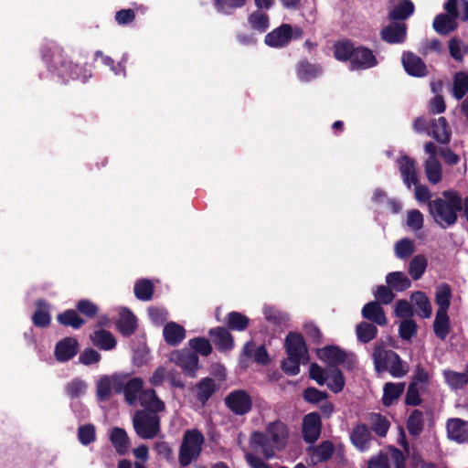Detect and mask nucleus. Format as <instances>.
<instances>
[{"label": "nucleus", "mask_w": 468, "mask_h": 468, "mask_svg": "<svg viewBox=\"0 0 468 468\" xmlns=\"http://www.w3.org/2000/svg\"><path fill=\"white\" fill-rule=\"evenodd\" d=\"M386 282L396 292H403L411 286V282L402 271H392L386 276Z\"/></svg>", "instance_id": "c9c22d12"}, {"label": "nucleus", "mask_w": 468, "mask_h": 468, "mask_svg": "<svg viewBox=\"0 0 468 468\" xmlns=\"http://www.w3.org/2000/svg\"><path fill=\"white\" fill-rule=\"evenodd\" d=\"M430 215L443 229L457 222L458 212L463 209V199L455 190H445L442 197H436L428 204Z\"/></svg>", "instance_id": "f03ea898"}, {"label": "nucleus", "mask_w": 468, "mask_h": 468, "mask_svg": "<svg viewBox=\"0 0 468 468\" xmlns=\"http://www.w3.org/2000/svg\"><path fill=\"white\" fill-rule=\"evenodd\" d=\"M85 389L86 384L80 378H74L65 386L66 393L71 399L79 398Z\"/></svg>", "instance_id": "338daca9"}, {"label": "nucleus", "mask_w": 468, "mask_h": 468, "mask_svg": "<svg viewBox=\"0 0 468 468\" xmlns=\"http://www.w3.org/2000/svg\"><path fill=\"white\" fill-rule=\"evenodd\" d=\"M144 382L140 378H133L125 383L124 397L128 404L133 405L138 398V394L144 390Z\"/></svg>", "instance_id": "79ce46f5"}, {"label": "nucleus", "mask_w": 468, "mask_h": 468, "mask_svg": "<svg viewBox=\"0 0 468 468\" xmlns=\"http://www.w3.org/2000/svg\"><path fill=\"white\" fill-rule=\"evenodd\" d=\"M110 441L119 455H125L130 448V439L124 429L114 427L110 433Z\"/></svg>", "instance_id": "393cba45"}, {"label": "nucleus", "mask_w": 468, "mask_h": 468, "mask_svg": "<svg viewBox=\"0 0 468 468\" xmlns=\"http://www.w3.org/2000/svg\"><path fill=\"white\" fill-rule=\"evenodd\" d=\"M424 172L428 181L437 185L442 178V168L437 157H428L424 164Z\"/></svg>", "instance_id": "473e14b6"}, {"label": "nucleus", "mask_w": 468, "mask_h": 468, "mask_svg": "<svg viewBox=\"0 0 468 468\" xmlns=\"http://www.w3.org/2000/svg\"><path fill=\"white\" fill-rule=\"evenodd\" d=\"M423 413L413 410L407 420V430L411 436H418L423 430Z\"/></svg>", "instance_id": "37998d69"}, {"label": "nucleus", "mask_w": 468, "mask_h": 468, "mask_svg": "<svg viewBox=\"0 0 468 468\" xmlns=\"http://www.w3.org/2000/svg\"><path fill=\"white\" fill-rule=\"evenodd\" d=\"M170 361L180 367L183 372L190 377L195 378L198 367V356L191 349L183 348L171 353Z\"/></svg>", "instance_id": "1a4fd4ad"}, {"label": "nucleus", "mask_w": 468, "mask_h": 468, "mask_svg": "<svg viewBox=\"0 0 468 468\" xmlns=\"http://www.w3.org/2000/svg\"><path fill=\"white\" fill-rule=\"evenodd\" d=\"M188 345L192 351L197 355L207 356L212 353V346L210 342L205 337H195L188 341Z\"/></svg>", "instance_id": "864d4df0"}, {"label": "nucleus", "mask_w": 468, "mask_h": 468, "mask_svg": "<svg viewBox=\"0 0 468 468\" xmlns=\"http://www.w3.org/2000/svg\"><path fill=\"white\" fill-rule=\"evenodd\" d=\"M250 322L247 315L236 311L229 312L225 319L227 329L239 332L245 331L249 327Z\"/></svg>", "instance_id": "2f4dec72"}, {"label": "nucleus", "mask_w": 468, "mask_h": 468, "mask_svg": "<svg viewBox=\"0 0 468 468\" xmlns=\"http://www.w3.org/2000/svg\"><path fill=\"white\" fill-rule=\"evenodd\" d=\"M57 321L59 324L73 329H80L85 324L86 321L81 318L77 310L68 309L57 315Z\"/></svg>", "instance_id": "72a5a7b5"}, {"label": "nucleus", "mask_w": 468, "mask_h": 468, "mask_svg": "<svg viewBox=\"0 0 468 468\" xmlns=\"http://www.w3.org/2000/svg\"><path fill=\"white\" fill-rule=\"evenodd\" d=\"M417 334V324L413 320L405 319L399 327V337L403 340H410Z\"/></svg>", "instance_id": "774afa93"}, {"label": "nucleus", "mask_w": 468, "mask_h": 468, "mask_svg": "<svg viewBox=\"0 0 468 468\" xmlns=\"http://www.w3.org/2000/svg\"><path fill=\"white\" fill-rule=\"evenodd\" d=\"M335 58H374L370 49L356 47L348 39H341L334 44Z\"/></svg>", "instance_id": "6e6552de"}, {"label": "nucleus", "mask_w": 468, "mask_h": 468, "mask_svg": "<svg viewBox=\"0 0 468 468\" xmlns=\"http://www.w3.org/2000/svg\"><path fill=\"white\" fill-rule=\"evenodd\" d=\"M37 310L32 315L33 324L37 327L45 328L50 324L51 316L49 314V306L43 299L36 302Z\"/></svg>", "instance_id": "c756f323"}, {"label": "nucleus", "mask_w": 468, "mask_h": 468, "mask_svg": "<svg viewBox=\"0 0 468 468\" xmlns=\"http://www.w3.org/2000/svg\"><path fill=\"white\" fill-rule=\"evenodd\" d=\"M335 452V446L331 441H323L314 450L313 458L318 463H325L332 458Z\"/></svg>", "instance_id": "09e8293b"}, {"label": "nucleus", "mask_w": 468, "mask_h": 468, "mask_svg": "<svg viewBox=\"0 0 468 468\" xmlns=\"http://www.w3.org/2000/svg\"><path fill=\"white\" fill-rule=\"evenodd\" d=\"M414 242L410 239H401L395 244V254L399 259H408L414 253Z\"/></svg>", "instance_id": "6e6d98bb"}, {"label": "nucleus", "mask_w": 468, "mask_h": 468, "mask_svg": "<svg viewBox=\"0 0 468 468\" xmlns=\"http://www.w3.org/2000/svg\"><path fill=\"white\" fill-rule=\"evenodd\" d=\"M135 297L144 302L152 300L154 292V285L149 279H139L133 287Z\"/></svg>", "instance_id": "4c0bfd02"}, {"label": "nucleus", "mask_w": 468, "mask_h": 468, "mask_svg": "<svg viewBox=\"0 0 468 468\" xmlns=\"http://www.w3.org/2000/svg\"><path fill=\"white\" fill-rule=\"evenodd\" d=\"M374 296L380 304H389L395 298V293L392 289L388 285H379L377 287Z\"/></svg>", "instance_id": "69168bd1"}, {"label": "nucleus", "mask_w": 468, "mask_h": 468, "mask_svg": "<svg viewBox=\"0 0 468 468\" xmlns=\"http://www.w3.org/2000/svg\"><path fill=\"white\" fill-rule=\"evenodd\" d=\"M395 351L387 350L385 348L384 342H378L374 346L372 358L374 362V367L377 373H384L388 369L389 365L392 362Z\"/></svg>", "instance_id": "2eb2a0df"}, {"label": "nucleus", "mask_w": 468, "mask_h": 468, "mask_svg": "<svg viewBox=\"0 0 468 468\" xmlns=\"http://www.w3.org/2000/svg\"><path fill=\"white\" fill-rule=\"evenodd\" d=\"M422 403V399L420 394V388L416 386L415 382H410L406 396L405 404L407 406H420Z\"/></svg>", "instance_id": "0e129e2a"}, {"label": "nucleus", "mask_w": 468, "mask_h": 468, "mask_svg": "<svg viewBox=\"0 0 468 468\" xmlns=\"http://www.w3.org/2000/svg\"><path fill=\"white\" fill-rule=\"evenodd\" d=\"M303 398L308 403L318 404L325 400L328 398V394L314 387H308L303 389Z\"/></svg>", "instance_id": "052dcab7"}, {"label": "nucleus", "mask_w": 468, "mask_h": 468, "mask_svg": "<svg viewBox=\"0 0 468 468\" xmlns=\"http://www.w3.org/2000/svg\"><path fill=\"white\" fill-rule=\"evenodd\" d=\"M112 379L111 377L103 376L97 383V397L100 401H107L112 396Z\"/></svg>", "instance_id": "4d7b16f0"}, {"label": "nucleus", "mask_w": 468, "mask_h": 468, "mask_svg": "<svg viewBox=\"0 0 468 468\" xmlns=\"http://www.w3.org/2000/svg\"><path fill=\"white\" fill-rule=\"evenodd\" d=\"M405 71L413 77H424L428 69L423 60H401Z\"/></svg>", "instance_id": "3c124183"}, {"label": "nucleus", "mask_w": 468, "mask_h": 468, "mask_svg": "<svg viewBox=\"0 0 468 468\" xmlns=\"http://www.w3.org/2000/svg\"><path fill=\"white\" fill-rule=\"evenodd\" d=\"M287 356L308 361V350L303 336L299 333L290 332L285 338Z\"/></svg>", "instance_id": "ddd939ff"}, {"label": "nucleus", "mask_w": 468, "mask_h": 468, "mask_svg": "<svg viewBox=\"0 0 468 468\" xmlns=\"http://www.w3.org/2000/svg\"><path fill=\"white\" fill-rule=\"evenodd\" d=\"M135 433L144 440H151L160 432V418L151 410H137L133 418Z\"/></svg>", "instance_id": "20e7f679"}, {"label": "nucleus", "mask_w": 468, "mask_h": 468, "mask_svg": "<svg viewBox=\"0 0 468 468\" xmlns=\"http://www.w3.org/2000/svg\"><path fill=\"white\" fill-rule=\"evenodd\" d=\"M350 441L361 452H367L371 447L373 435L365 423H356L350 432Z\"/></svg>", "instance_id": "f8f14e48"}, {"label": "nucleus", "mask_w": 468, "mask_h": 468, "mask_svg": "<svg viewBox=\"0 0 468 468\" xmlns=\"http://www.w3.org/2000/svg\"><path fill=\"white\" fill-rule=\"evenodd\" d=\"M163 336L168 346H176L185 339L186 330L175 322H168L163 328Z\"/></svg>", "instance_id": "a878e982"}, {"label": "nucleus", "mask_w": 468, "mask_h": 468, "mask_svg": "<svg viewBox=\"0 0 468 468\" xmlns=\"http://www.w3.org/2000/svg\"><path fill=\"white\" fill-rule=\"evenodd\" d=\"M378 328L372 323L361 322L356 326L357 340L362 344H367L377 337Z\"/></svg>", "instance_id": "ea45409f"}, {"label": "nucleus", "mask_w": 468, "mask_h": 468, "mask_svg": "<svg viewBox=\"0 0 468 468\" xmlns=\"http://www.w3.org/2000/svg\"><path fill=\"white\" fill-rule=\"evenodd\" d=\"M78 439L82 445H89L96 441V430L93 424L81 425L78 429Z\"/></svg>", "instance_id": "13d9d810"}, {"label": "nucleus", "mask_w": 468, "mask_h": 468, "mask_svg": "<svg viewBox=\"0 0 468 468\" xmlns=\"http://www.w3.org/2000/svg\"><path fill=\"white\" fill-rule=\"evenodd\" d=\"M448 48L452 58L468 57V44L458 37H452L448 42Z\"/></svg>", "instance_id": "8fccbe9b"}, {"label": "nucleus", "mask_w": 468, "mask_h": 468, "mask_svg": "<svg viewBox=\"0 0 468 468\" xmlns=\"http://www.w3.org/2000/svg\"><path fill=\"white\" fill-rule=\"evenodd\" d=\"M76 310L88 318H94L99 313V307L90 300L82 299L76 304Z\"/></svg>", "instance_id": "680f3d73"}, {"label": "nucleus", "mask_w": 468, "mask_h": 468, "mask_svg": "<svg viewBox=\"0 0 468 468\" xmlns=\"http://www.w3.org/2000/svg\"><path fill=\"white\" fill-rule=\"evenodd\" d=\"M410 300L416 308L417 314L421 318H429L431 315V304L425 292L417 291L412 292Z\"/></svg>", "instance_id": "7c9ffc66"}, {"label": "nucleus", "mask_w": 468, "mask_h": 468, "mask_svg": "<svg viewBox=\"0 0 468 468\" xmlns=\"http://www.w3.org/2000/svg\"><path fill=\"white\" fill-rule=\"evenodd\" d=\"M414 5L410 0H400L388 13L391 20H405L414 12Z\"/></svg>", "instance_id": "e433bc0d"}, {"label": "nucleus", "mask_w": 468, "mask_h": 468, "mask_svg": "<svg viewBox=\"0 0 468 468\" xmlns=\"http://www.w3.org/2000/svg\"><path fill=\"white\" fill-rule=\"evenodd\" d=\"M322 421L318 412H310L303 420V438L307 443H314L320 437Z\"/></svg>", "instance_id": "9b49d317"}, {"label": "nucleus", "mask_w": 468, "mask_h": 468, "mask_svg": "<svg viewBox=\"0 0 468 468\" xmlns=\"http://www.w3.org/2000/svg\"><path fill=\"white\" fill-rule=\"evenodd\" d=\"M263 314L268 322L276 325H281L288 320V317L284 313L272 306L265 307Z\"/></svg>", "instance_id": "e2e57ef3"}, {"label": "nucleus", "mask_w": 468, "mask_h": 468, "mask_svg": "<svg viewBox=\"0 0 468 468\" xmlns=\"http://www.w3.org/2000/svg\"><path fill=\"white\" fill-rule=\"evenodd\" d=\"M327 387L334 393L341 392L345 388V378L343 372L338 367L330 368Z\"/></svg>", "instance_id": "de8ad7c7"}, {"label": "nucleus", "mask_w": 468, "mask_h": 468, "mask_svg": "<svg viewBox=\"0 0 468 468\" xmlns=\"http://www.w3.org/2000/svg\"><path fill=\"white\" fill-rule=\"evenodd\" d=\"M405 386L404 382H387L383 388L382 404L385 407L391 406L403 394Z\"/></svg>", "instance_id": "c85d7f7f"}, {"label": "nucleus", "mask_w": 468, "mask_h": 468, "mask_svg": "<svg viewBox=\"0 0 468 468\" xmlns=\"http://www.w3.org/2000/svg\"><path fill=\"white\" fill-rule=\"evenodd\" d=\"M427 268V259L424 255L414 256L409 264V273L414 281L421 278Z\"/></svg>", "instance_id": "c03bdc74"}, {"label": "nucleus", "mask_w": 468, "mask_h": 468, "mask_svg": "<svg viewBox=\"0 0 468 468\" xmlns=\"http://www.w3.org/2000/svg\"><path fill=\"white\" fill-rule=\"evenodd\" d=\"M318 356L326 362L330 368L338 367V366L347 363L349 368L352 367L353 361L348 360V355L337 346H326L318 351Z\"/></svg>", "instance_id": "9d476101"}, {"label": "nucleus", "mask_w": 468, "mask_h": 468, "mask_svg": "<svg viewBox=\"0 0 468 468\" xmlns=\"http://www.w3.org/2000/svg\"><path fill=\"white\" fill-rule=\"evenodd\" d=\"M249 24L254 30L264 32L269 27V16L261 11H255L249 16Z\"/></svg>", "instance_id": "603ef678"}, {"label": "nucleus", "mask_w": 468, "mask_h": 468, "mask_svg": "<svg viewBox=\"0 0 468 468\" xmlns=\"http://www.w3.org/2000/svg\"><path fill=\"white\" fill-rule=\"evenodd\" d=\"M205 438L202 432L197 429L185 431L179 449V464L186 467L196 461L201 454Z\"/></svg>", "instance_id": "7ed1b4c3"}, {"label": "nucleus", "mask_w": 468, "mask_h": 468, "mask_svg": "<svg viewBox=\"0 0 468 468\" xmlns=\"http://www.w3.org/2000/svg\"><path fill=\"white\" fill-rule=\"evenodd\" d=\"M399 165L401 176L403 177V181L407 186L410 187L411 184L417 185L419 179L414 159L408 155H402L399 159Z\"/></svg>", "instance_id": "b1692460"}, {"label": "nucleus", "mask_w": 468, "mask_h": 468, "mask_svg": "<svg viewBox=\"0 0 468 468\" xmlns=\"http://www.w3.org/2000/svg\"><path fill=\"white\" fill-rule=\"evenodd\" d=\"M468 92V74L457 72L453 79L452 93L456 100L463 99Z\"/></svg>", "instance_id": "49530a36"}, {"label": "nucleus", "mask_w": 468, "mask_h": 468, "mask_svg": "<svg viewBox=\"0 0 468 468\" xmlns=\"http://www.w3.org/2000/svg\"><path fill=\"white\" fill-rule=\"evenodd\" d=\"M306 362V360L287 356V358L282 360L281 367L286 375L296 376L300 372V365Z\"/></svg>", "instance_id": "bf43d9fd"}, {"label": "nucleus", "mask_w": 468, "mask_h": 468, "mask_svg": "<svg viewBox=\"0 0 468 468\" xmlns=\"http://www.w3.org/2000/svg\"><path fill=\"white\" fill-rule=\"evenodd\" d=\"M445 380L453 389H461L468 384V368L466 371L459 373L449 370L444 372Z\"/></svg>", "instance_id": "a18cd8bd"}, {"label": "nucleus", "mask_w": 468, "mask_h": 468, "mask_svg": "<svg viewBox=\"0 0 468 468\" xmlns=\"http://www.w3.org/2000/svg\"><path fill=\"white\" fill-rule=\"evenodd\" d=\"M225 404L233 414L243 416L252 410L253 400L245 389H236L226 396Z\"/></svg>", "instance_id": "0eeeda50"}, {"label": "nucleus", "mask_w": 468, "mask_h": 468, "mask_svg": "<svg viewBox=\"0 0 468 468\" xmlns=\"http://www.w3.org/2000/svg\"><path fill=\"white\" fill-rule=\"evenodd\" d=\"M208 335L219 352L226 353L233 349L234 337L226 327L217 326L211 328L208 331Z\"/></svg>", "instance_id": "4468645a"}, {"label": "nucleus", "mask_w": 468, "mask_h": 468, "mask_svg": "<svg viewBox=\"0 0 468 468\" xmlns=\"http://www.w3.org/2000/svg\"><path fill=\"white\" fill-rule=\"evenodd\" d=\"M430 125L431 127L430 131H428V135L431 136L441 144H448L450 143L452 131L444 117L431 120Z\"/></svg>", "instance_id": "f3484780"}, {"label": "nucleus", "mask_w": 468, "mask_h": 468, "mask_svg": "<svg viewBox=\"0 0 468 468\" xmlns=\"http://www.w3.org/2000/svg\"><path fill=\"white\" fill-rule=\"evenodd\" d=\"M78 348V340L75 337L68 336L56 344L54 355L58 361L67 362L77 355Z\"/></svg>", "instance_id": "dca6fc26"}, {"label": "nucleus", "mask_w": 468, "mask_h": 468, "mask_svg": "<svg viewBox=\"0 0 468 468\" xmlns=\"http://www.w3.org/2000/svg\"><path fill=\"white\" fill-rule=\"evenodd\" d=\"M446 428L450 440L458 443L468 441V421L459 418L450 419L447 421Z\"/></svg>", "instance_id": "6ab92c4d"}, {"label": "nucleus", "mask_w": 468, "mask_h": 468, "mask_svg": "<svg viewBox=\"0 0 468 468\" xmlns=\"http://www.w3.org/2000/svg\"><path fill=\"white\" fill-rule=\"evenodd\" d=\"M448 312L437 311L433 322V331L438 338L445 340L451 331Z\"/></svg>", "instance_id": "f704fd0d"}, {"label": "nucleus", "mask_w": 468, "mask_h": 468, "mask_svg": "<svg viewBox=\"0 0 468 468\" xmlns=\"http://www.w3.org/2000/svg\"><path fill=\"white\" fill-rule=\"evenodd\" d=\"M361 314L365 319L378 325L383 326L388 323L384 309L378 302L372 301L366 303Z\"/></svg>", "instance_id": "aec40b11"}, {"label": "nucleus", "mask_w": 468, "mask_h": 468, "mask_svg": "<svg viewBox=\"0 0 468 468\" xmlns=\"http://www.w3.org/2000/svg\"><path fill=\"white\" fill-rule=\"evenodd\" d=\"M197 399L205 405L207 400L218 390L219 386L212 378H202L196 386Z\"/></svg>", "instance_id": "cd10ccee"}, {"label": "nucleus", "mask_w": 468, "mask_h": 468, "mask_svg": "<svg viewBox=\"0 0 468 468\" xmlns=\"http://www.w3.org/2000/svg\"><path fill=\"white\" fill-rule=\"evenodd\" d=\"M381 37L388 43L396 44L405 40L407 27L404 23H392L381 30Z\"/></svg>", "instance_id": "5701e85b"}, {"label": "nucleus", "mask_w": 468, "mask_h": 468, "mask_svg": "<svg viewBox=\"0 0 468 468\" xmlns=\"http://www.w3.org/2000/svg\"><path fill=\"white\" fill-rule=\"evenodd\" d=\"M140 404L144 408V410H151L157 414L162 412L165 409V402L161 400L154 389L147 388L144 389L139 395Z\"/></svg>", "instance_id": "412c9836"}, {"label": "nucleus", "mask_w": 468, "mask_h": 468, "mask_svg": "<svg viewBox=\"0 0 468 468\" xmlns=\"http://www.w3.org/2000/svg\"><path fill=\"white\" fill-rule=\"evenodd\" d=\"M368 420L371 423V430L380 438L386 437L390 423L388 419L380 413H370Z\"/></svg>", "instance_id": "a19ab883"}, {"label": "nucleus", "mask_w": 468, "mask_h": 468, "mask_svg": "<svg viewBox=\"0 0 468 468\" xmlns=\"http://www.w3.org/2000/svg\"><path fill=\"white\" fill-rule=\"evenodd\" d=\"M57 62L48 66L53 70L57 71L58 77L62 79L70 78L72 80L80 78L79 65L74 63L73 60H52Z\"/></svg>", "instance_id": "bb28decb"}, {"label": "nucleus", "mask_w": 468, "mask_h": 468, "mask_svg": "<svg viewBox=\"0 0 468 468\" xmlns=\"http://www.w3.org/2000/svg\"><path fill=\"white\" fill-rule=\"evenodd\" d=\"M303 34L300 27L282 24L268 33L264 42L271 48H281L288 46L292 40L301 38Z\"/></svg>", "instance_id": "39448f33"}, {"label": "nucleus", "mask_w": 468, "mask_h": 468, "mask_svg": "<svg viewBox=\"0 0 468 468\" xmlns=\"http://www.w3.org/2000/svg\"><path fill=\"white\" fill-rule=\"evenodd\" d=\"M137 325V318L134 314L127 307L121 308L119 319L116 322L119 333L123 336H131L136 331Z\"/></svg>", "instance_id": "a211bd4d"}, {"label": "nucleus", "mask_w": 468, "mask_h": 468, "mask_svg": "<svg viewBox=\"0 0 468 468\" xmlns=\"http://www.w3.org/2000/svg\"><path fill=\"white\" fill-rule=\"evenodd\" d=\"M456 6V0H448L444 4L445 14L435 16L432 27L438 34L445 36L457 29L459 12Z\"/></svg>", "instance_id": "423d86ee"}, {"label": "nucleus", "mask_w": 468, "mask_h": 468, "mask_svg": "<svg viewBox=\"0 0 468 468\" xmlns=\"http://www.w3.org/2000/svg\"><path fill=\"white\" fill-rule=\"evenodd\" d=\"M393 359L388 367V372L394 378H403L409 372V365L403 361L400 356L395 353Z\"/></svg>", "instance_id": "5fc2aeb1"}, {"label": "nucleus", "mask_w": 468, "mask_h": 468, "mask_svg": "<svg viewBox=\"0 0 468 468\" xmlns=\"http://www.w3.org/2000/svg\"><path fill=\"white\" fill-rule=\"evenodd\" d=\"M452 297V289L448 283H441L438 286L435 293V303L438 305L437 311L448 312Z\"/></svg>", "instance_id": "58836bf2"}, {"label": "nucleus", "mask_w": 468, "mask_h": 468, "mask_svg": "<svg viewBox=\"0 0 468 468\" xmlns=\"http://www.w3.org/2000/svg\"><path fill=\"white\" fill-rule=\"evenodd\" d=\"M90 340L92 345L101 350H112L117 345V341L113 335L103 328L93 331L90 335Z\"/></svg>", "instance_id": "4be33fe9"}, {"label": "nucleus", "mask_w": 468, "mask_h": 468, "mask_svg": "<svg viewBox=\"0 0 468 468\" xmlns=\"http://www.w3.org/2000/svg\"><path fill=\"white\" fill-rule=\"evenodd\" d=\"M289 429L280 420L270 422L264 431H255L249 441L250 450L244 459L250 468H271L266 461L272 459L277 451L283 450L288 442Z\"/></svg>", "instance_id": "f257e3e1"}]
</instances>
